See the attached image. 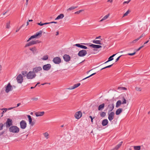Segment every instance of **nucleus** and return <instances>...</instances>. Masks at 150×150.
I'll list each match as a JSON object with an SVG mask.
<instances>
[{"mask_svg":"<svg viewBox=\"0 0 150 150\" xmlns=\"http://www.w3.org/2000/svg\"><path fill=\"white\" fill-rule=\"evenodd\" d=\"M19 128L16 126L12 125L9 128L10 132L13 133H17L19 132Z\"/></svg>","mask_w":150,"mask_h":150,"instance_id":"obj_1","label":"nucleus"},{"mask_svg":"<svg viewBox=\"0 0 150 150\" xmlns=\"http://www.w3.org/2000/svg\"><path fill=\"white\" fill-rule=\"evenodd\" d=\"M36 76V74L33 71H30L27 74V78L28 79H32Z\"/></svg>","mask_w":150,"mask_h":150,"instance_id":"obj_2","label":"nucleus"},{"mask_svg":"<svg viewBox=\"0 0 150 150\" xmlns=\"http://www.w3.org/2000/svg\"><path fill=\"white\" fill-rule=\"evenodd\" d=\"M12 123L13 121L12 120L9 118H8L7 119L6 122L4 123V124L6 126L7 128H9L11 126H12Z\"/></svg>","mask_w":150,"mask_h":150,"instance_id":"obj_3","label":"nucleus"},{"mask_svg":"<svg viewBox=\"0 0 150 150\" xmlns=\"http://www.w3.org/2000/svg\"><path fill=\"white\" fill-rule=\"evenodd\" d=\"M5 91L6 93H8L13 89V87L10 83H9L6 86H5Z\"/></svg>","mask_w":150,"mask_h":150,"instance_id":"obj_4","label":"nucleus"},{"mask_svg":"<svg viewBox=\"0 0 150 150\" xmlns=\"http://www.w3.org/2000/svg\"><path fill=\"white\" fill-rule=\"evenodd\" d=\"M40 42L38 40L32 41H30V42H28L27 44H26L25 46V47L29 46L34 44H36L37 43H39Z\"/></svg>","mask_w":150,"mask_h":150,"instance_id":"obj_5","label":"nucleus"},{"mask_svg":"<svg viewBox=\"0 0 150 150\" xmlns=\"http://www.w3.org/2000/svg\"><path fill=\"white\" fill-rule=\"evenodd\" d=\"M87 54L86 51L84 50H83L79 52L78 55L79 57H83L85 56Z\"/></svg>","mask_w":150,"mask_h":150,"instance_id":"obj_6","label":"nucleus"},{"mask_svg":"<svg viewBox=\"0 0 150 150\" xmlns=\"http://www.w3.org/2000/svg\"><path fill=\"white\" fill-rule=\"evenodd\" d=\"M52 61L55 64H59L61 62V59L59 57H57L53 58Z\"/></svg>","mask_w":150,"mask_h":150,"instance_id":"obj_7","label":"nucleus"},{"mask_svg":"<svg viewBox=\"0 0 150 150\" xmlns=\"http://www.w3.org/2000/svg\"><path fill=\"white\" fill-rule=\"evenodd\" d=\"M108 119L110 121H111L112 120L114 117L115 113L114 112H111L109 113L108 112Z\"/></svg>","mask_w":150,"mask_h":150,"instance_id":"obj_8","label":"nucleus"},{"mask_svg":"<svg viewBox=\"0 0 150 150\" xmlns=\"http://www.w3.org/2000/svg\"><path fill=\"white\" fill-rule=\"evenodd\" d=\"M20 127L22 129H25L27 126V123L25 120H22L20 123Z\"/></svg>","mask_w":150,"mask_h":150,"instance_id":"obj_9","label":"nucleus"},{"mask_svg":"<svg viewBox=\"0 0 150 150\" xmlns=\"http://www.w3.org/2000/svg\"><path fill=\"white\" fill-rule=\"evenodd\" d=\"M16 80L18 83H21L23 81V78L22 75L20 74L17 76Z\"/></svg>","mask_w":150,"mask_h":150,"instance_id":"obj_10","label":"nucleus"},{"mask_svg":"<svg viewBox=\"0 0 150 150\" xmlns=\"http://www.w3.org/2000/svg\"><path fill=\"white\" fill-rule=\"evenodd\" d=\"M82 112L80 111H79L76 112L75 115L74 116L77 119H80L82 116Z\"/></svg>","mask_w":150,"mask_h":150,"instance_id":"obj_11","label":"nucleus"},{"mask_svg":"<svg viewBox=\"0 0 150 150\" xmlns=\"http://www.w3.org/2000/svg\"><path fill=\"white\" fill-rule=\"evenodd\" d=\"M51 67L50 64H47L44 65L42 67V68L44 70L48 71L50 69Z\"/></svg>","mask_w":150,"mask_h":150,"instance_id":"obj_12","label":"nucleus"},{"mask_svg":"<svg viewBox=\"0 0 150 150\" xmlns=\"http://www.w3.org/2000/svg\"><path fill=\"white\" fill-rule=\"evenodd\" d=\"M42 70V68L40 67H36L33 69V71L35 74L39 72L40 71Z\"/></svg>","mask_w":150,"mask_h":150,"instance_id":"obj_13","label":"nucleus"},{"mask_svg":"<svg viewBox=\"0 0 150 150\" xmlns=\"http://www.w3.org/2000/svg\"><path fill=\"white\" fill-rule=\"evenodd\" d=\"M63 58L64 60L66 62L69 61L71 59L70 56L67 54L64 55L63 56Z\"/></svg>","mask_w":150,"mask_h":150,"instance_id":"obj_14","label":"nucleus"},{"mask_svg":"<svg viewBox=\"0 0 150 150\" xmlns=\"http://www.w3.org/2000/svg\"><path fill=\"white\" fill-rule=\"evenodd\" d=\"M108 112L112 111L114 108V104L112 103L109 105L108 106Z\"/></svg>","mask_w":150,"mask_h":150,"instance_id":"obj_15","label":"nucleus"},{"mask_svg":"<svg viewBox=\"0 0 150 150\" xmlns=\"http://www.w3.org/2000/svg\"><path fill=\"white\" fill-rule=\"evenodd\" d=\"M90 46L95 49H99L102 47V46L100 45H96L93 44H91L90 45Z\"/></svg>","mask_w":150,"mask_h":150,"instance_id":"obj_16","label":"nucleus"},{"mask_svg":"<svg viewBox=\"0 0 150 150\" xmlns=\"http://www.w3.org/2000/svg\"><path fill=\"white\" fill-rule=\"evenodd\" d=\"M80 83H79L75 84L73 86L71 87L70 88H68V89L69 90H72L75 89V88H77L79 86H80Z\"/></svg>","mask_w":150,"mask_h":150,"instance_id":"obj_17","label":"nucleus"},{"mask_svg":"<svg viewBox=\"0 0 150 150\" xmlns=\"http://www.w3.org/2000/svg\"><path fill=\"white\" fill-rule=\"evenodd\" d=\"M45 113L44 111L41 112H37L35 113V114L36 117L41 116L43 115Z\"/></svg>","mask_w":150,"mask_h":150,"instance_id":"obj_18","label":"nucleus"},{"mask_svg":"<svg viewBox=\"0 0 150 150\" xmlns=\"http://www.w3.org/2000/svg\"><path fill=\"white\" fill-rule=\"evenodd\" d=\"M75 45L78 47H79L85 49H86L87 48V47L86 46L81 45L79 44H75Z\"/></svg>","mask_w":150,"mask_h":150,"instance_id":"obj_19","label":"nucleus"},{"mask_svg":"<svg viewBox=\"0 0 150 150\" xmlns=\"http://www.w3.org/2000/svg\"><path fill=\"white\" fill-rule=\"evenodd\" d=\"M105 104L104 103L100 105L98 107V110L99 111L103 110L105 107Z\"/></svg>","mask_w":150,"mask_h":150,"instance_id":"obj_20","label":"nucleus"},{"mask_svg":"<svg viewBox=\"0 0 150 150\" xmlns=\"http://www.w3.org/2000/svg\"><path fill=\"white\" fill-rule=\"evenodd\" d=\"M108 121L107 119H104L102 121V125L103 126H106L108 124Z\"/></svg>","mask_w":150,"mask_h":150,"instance_id":"obj_21","label":"nucleus"},{"mask_svg":"<svg viewBox=\"0 0 150 150\" xmlns=\"http://www.w3.org/2000/svg\"><path fill=\"white\" fill-rule=\"evenodd\" d=\"M113 54V55H112V56H111L109 58H108V60L106 61V62H105L104 63V64H105V63H108V62H110V61L112 60H113V57L115 56V55L116 54Z\"/></svg>","mask_w":150,"mask_h":150,"instance_id":"obj_22","label":"nucleus"},{"mask_svg":"<svg viewBox=\"0 0 150 150\" xmlns=\"http://www.w3.org/2000/svg\"><path fill=\"white\" fill-rule=\"evenodd\" d=\"M122 111V109L121 108H119L116 110L115 114L117 115H118L121 113Z\"/></svg>","mask_w":150,"mask_h":150,"instance_id":"obj_23","label":"nucleus"},{"mask_svg":"<svg viewBox=\"0 0 150 150\" xmlns=\"http://www.w3.org/2000/svg\"><path fill=\"white\" fill-rule=\"evenodd\" d=\"M64 17V15L63 14H60L55 19V20H57L62 19Z\"/></svg>","mask_w":150,"mask_h":150,"instance_id":"obj_24","label":"nucleus"},{"mask_svg":"<svg viewBox=\"0 0 150 150\" xmlns=\"http://www.w3.org/2000/svg\"><path fill=\"white\" fill-rule=\"evenodd\" d=\"M42 32L41 30L39 31V32H37L35 34L36 37H38L39 38L42 35Z\"/></svg>","mask_w":150,"mask_h":150,"instance_id":"obj_25","label":"nucleus"},{"mask_svg":"<svg viewBox=\"0 0 150 150\" xmlns=\"http://www.w3.org/2000/svg\"><path fill=\"white\" fill-rule=\"evenodd\" d=\"M92 42L93 43L97 44L102 45V43H101V40H93Z\"/></svg>","mask_w":150,"mask_h":150,"instance_id":"obj_26","label":"nucleus"},{"mask_svg":"<svg viewBox=\"0 0 150 150\" xmlns=\"http://www.w3.org/2000/svg\"><path fill=\"white\" fill-rule=\"evenodd\" d=\"M122 104V102L120 100H119L117 101L116 104V107L118 108L120 105Z\"/></svg>","mask_w":150,"mask_h":150,"instance_id":"obj_27","label":"nucleus"},{"mask_svg":"<svg viewBox=\"0 0 150 150\" xmlns=\"http://www.w3.org/2000/svg\"><path fill=\"white\" fill-rule=\"evenodd\" d=\"M110 16V14H108L107 15H106V16H104L102 19L100 21V22H102L103 21L106 19H107Z\"/></svg>","mask_w":150,"mask_h":150,"instance_id":"obj_28","label":"nucleus"},{"mask_svg":"<svg viewBox=\"0 0 150 150\" xmlns=\"http://www.w3.org/2000/svg\"><path fill=\"white\" fill-rule=\"evenodd\" d=\"M77 6H71V7L69 8L68 9H67V11H71V10H74V9L77 8Z\"/></svg>","mask_w":150,"mask_h":150,"instance_id":"obj_29","label":"nucleus"},{"mask_svg":"<svg viewBox=\"0 0 150 150\" xmlns=\"http://www.w3.org/2000/svg\"><path fill=\"white\" fill-rule=\"evenodd\" d=\"M122 142H120L115 147V148H116L118 150V149L121 146V145H122Z\"/></svg>","mask_w":150,"mask_h":150,"instance_id":"obj_30","label":"nucleus"},{"mask_svg":"<svg viewBox=\"0 0 150 150\" xmlns=\"http://www.w3.org/2000/svg\"><path fill=\"white\" fill-rule=\"evenodd\" d=\"M30 50L33 53H35L36 51V48L35 47L30 48Z\"/></svg>","mask_w":150,"mask_h":150,"instance_id":"obj_31","label":"nucleus"},{"mask_svg":"<svg viewBox=\"0 0 150 150\" xmlns=\"http://www.w3.org/2000/svg\"><path fill=\"white\" fill-rule=\"evenodd\" d=\"M10 21H8L6 24V28L7 29H9L10 27Z\"/></svg>","mask_w":150,"mask_h":150,"instance_id":"obj_32","label":"nucleus"},{"mask_svg":"<svg viewBox=\"0 0 150 150\" xmlns=\"http://www.w3.org/2000/svg\"><path fill=\"white\" fill-rule=\"evenodd\" d=\"M27 117L28 119V121L29 124H31L32 123V119L30 115H27Z\"/></svg>","mask_w":150,"mask_h":150,"instance_id":"obj_33","label":"nucleus"},{"mask_svg":"<svg viewBox=\"0 0 150 150\" xmlns=\"http://www.w3.org/2000/svg\"><path fill=\"white\" fill-rule=\"evenodd\" d=\"M48 58V56L47 55H46L44 56L42 58V59L43 60H47Z\"/></svg>","mask_w":150,"mask_h":150,"instance_id":"obj_34","label":"nucleus"},{"mask_svg":"<svg viewBox=\"0 0 150 150\" xmlns=\"http://www.w3.org/2000/svg\"><path fill=\"white\" fill-rule=\"evenodd\" d=\"M134 149L135 150H140L141 149V146H134Z\"/></svg>","mask_w":150,"mask_h":150,"instance_id":"obj_35","label":"nucleus"},{"mask_svg":"<svg viewBox=\"0 0 150 150\" xmlns=\"http://www.w3.org/2000/svg\"><path fill=\"white\" fill-rule=\"evenodd\" d=\"M21 74L24 76H27V74H28L27 71H22L21 72Z\"/></svg>","mask_w":150,"mask_h":150,"instance_id":"obj_36","label":"nucleus"},{"mask_svg":"<svg viewBox=\"0 0 150 150\" xmlns=\"http://www.w3.org/2000/svg\"><path fill=\"white\" fill-rule=\"evenodd\" d=\"M100 115L101 117H104L106 115V113L104 112H102L100 113Z\"/></svg>","mask_w":150,"mask_h":150,"instance_id":"obj_37","label":"nucleus"},{"mask_svg":"<svg viewBox=\"0 0 150 150\" xmlns=\"http://www.w3.org/2000/svg\"><path fill=\"white\" fill-rule=\"evenodd\" d=\"M122 100L123 101L122 102V104H126L127 103V100L124 97H123Z\"/></svg>","mask_w":150,"mask_h":150,"instance_id":"obj_38","label":"nucleus"},{"mask_svg":"<svg viewBox=\"0 0 150 150\" xmlns=\"http://www.w3.org/2000/svg\"><path fill=\"white\" fill-rule=\"evenodd\" d=\"M44 136L46 138V139H47L48 138L49 134L47 132H46L43 134Z\"/></svg>","mask_w":150,"mask_h":150,"instance_id":"obj_39","label":"nucleus"},{"mask_svg":"<svg viewBox=\"0 0 150 150\" xmlns=\"http://www.w3.org/2000/svg\"><path fill=\"white\" fill-rule=\"evenodd\" d=\"M113 64H112L111 65L108 66H107L106 67H104V68H103L102 69H100V70H102L103 69H106L107 68H110V67H112L113 65Z\"/></svg>","mask_w":150,"mask_h":150,"instance_id":"obj_40","label":"nucleus"},{"mask_svg":"<svg viewBox=\"0 0 150 150\" xmlns=\"http://www.w3.org/2000/svg\"><path fill=\"white\" fill-rule=\"evenodd\" d=\"M2 110H4L2 112L1 114H2V116H3V114L7 110V109L6 108H3L1 109Z\"/></svg>","mask_w":150,"mask_h":150,"instance_id":"obj_41","label":"nucleus"},{"mask_svg":"<svg viewBox=\"0 0 150 150\" xmlns=\"http://www.w3.org/2000/svg\"><path fill=\"white\" fill-rule=\"evenodd\" d=\"M96 74V73H93L92 74H91V75H90L89 76H88L87 77H86V78H85L83 79H82V80H85V79H86L87 78H89V77H90L93 76V75H95Z\"/></svg>","mask_w":150,"mask_h":150,"instance_id":"obj_42","label":"nucleus"},{"mask_svg":"<svg viewBox=\"0 0 150 150\" xmlns=\"http://www.w3.org/2000/svg\"><path fill=\"white\" fill-rule=\"evenodd\" d=\"M129 10H128L124 14L123 17H125L127 16L129 13Z\"/></svg>","mask_w":150,"mask_h":150,"instance_id":"obj_43","label":"nucleus"},{"mask_svg":"<svg viewBox=\"0 0 150 150\" xmlns=\"http://www.w3.org/2000/svg\"><path fill=\"white\" fill-rule=\"evenodd\" d=\"M139 39L138 38L134 40L133 41L130 42V43H134L136 42Z\"/></svg>","mask_w":150,"mask_h":150,"instance_id":"obj_44","label":"nucleus"},{"mask_svg":"<svg viewBox=\"0 0 150 150\" xmlns=\"http://www.w3.org/2000/svg\"><path fill=\"white\" fill-rule=\"evenodd\" d=\"M136 90L138 91H141V89L139 87H136L135 88Z\"/></svg>","mask_w":150,"mask_h":150,"instance_id":"obj_45","label":"nucleus"},{"mask_svg":"<svg viewBox=\"0 0 150 150\" xmlns=\"http://www.w3.org/2000/svg\"><path fill=\"white\" fill-rule=\"evenodd\" d=\"M145 36V34H142L140 37L138 38V39L139 40L141 38L144 37Z\"/></svg>","mask_w":150,"mask_h":150,"instance_id":"obj_46","label":"nucleus"},{"mask_svg":"<svg viewBox=\"0 0 150 150\" xmlns=\"http://www.w3.org/2000/svg\"><path fill=\"white\" fill-rule=\"evenodd\" d=\"M144 45H143L139 47L138 49H136V51H139L142 48H143L144 47Z\"/></svg>","mask_w":150,"mask_h":150,"instance_id":"obj_47","label":"nucleus"},{"mask_svg":"<svg viewBox=\"0 0 150 150\" xmlns=\"http://www.w3.org/2000/svg\"><path fill=\"white\" fill-rule=\"evenodd\" d=\"M3 125L2 123L0 124V130H1L3 129Z\"/></svg>","mask_w":150,"mask_h":150,"instance_id":"obj_48","label":"nucleus"},{"mask_svg":"<svg viewBox=\"0 0 150 150\" xmlns=\"http://www.w3.org/2000/svg\"><path fill=\"white\" fill-rule=\"evenodd\" d=\"M135 53H136V52H134L133 53H128L127 54V55H129L130 56H133V55H134L135 54Z\"/></svg>","mask_w":150,"mask_h":150,"instance_id":"obj_49","label":"nucleus"},{"mask_svg":"<svg viewBox=\"0 0 150 150\" xmlns=\"http://www.w3.org/2000/svg\"><path fill=\"white\" fill-rule=\"evenodd\" d=\"M38 98H31V100L35 101H37L38 100Z\"/></svg>","mask_w":150,"mask_h":150,"instance_id":"obj_50","label":"nucleus"},{"mask_svg":"<svg viewBox=\"0 0 150 150\" xmlns=\"http://www.w3.org/2000/svg\"><path fill=\"white\" fill-rule=\"evenodd\" d=\"M130 1H131V0H129L128 1H125L123 2V4H127L129 3L130 2Z\"/></svg>","mask_w":150,"mask_h":150,"instance_id":"obj_51","label":"nucleus"},{"mask_svg":"<svg viewBox=\"0 0 150 150\" xmlns=\"http://www.w3.org/2000/svg\"><path fill=\"white\" fill-rule=\"evenodd\" d=\"M122 56V55H120V56L119 57H117L116 59V60H115V62H117L118 61L120 58Z\"/></svg>","mask_w":150,"mask_h":150,"instance_id":"obj_52","label":"nucleus"},{"mask_svg":"<svg viewBox=\"0 0 150 150\" xmlns=\"http://www.w3.org/2000/svg\"><path fill=\"white\" fill-rule=\"evenodd\" d=\"M101 38V36H99L98 37H96V39H100L101 40H102V39Z\"/></svg>","mask_w":150,"mask_h":150,"instance_id":"obj_53","label":"nucleus"},{"mask_svg":"<svg viewBox=\"0 0 150 150\" xmlns=\"http://www.w3.org/2000/svg\"><path fill=\"white\" fill-rule=\"evenodd\" d=\"M37 24L38 25H40V26H42V25H44L43 23H42L41 22H40V23H38Z\"/></svg>","mask_w":150,"mask_h":150,"instance_id":"obj_54","label":"nucleus"},{"mask_svg":"<svg viewBox=\"0 0 150 150\" xmlns=\"http://www.w3.org/2000/svg\"><path fill=\"white\" fill-rule=\"evenodd\" d=\"M121 88L123 90H127V89L126 88L124 87H120V88Z\"/></svg>","mask_w":150,"mask_h":150,"instance_id":"obj_55","label":"nucleus"},{"mask_svg":"<svg viewBox=\"0 0 150 150\" xmlns=\"http://www.w3.org/2000/svg\"><path fill=\"white\" fill-rule=\"evenodd\" d=\"M31 38H32V39L34 38H37L36 36H35V35H33L31 36Z\"/></svg>","mask_w":150,"mask_h":150,"instance_id":"obj_56","label":"nucleus"},{"mask_svg":"<svg viewBox=\"0 0 150 150\" xmlns=\"http://www.w3.org/2000/svg\"><path fill=\"white\" fill-rule=\"evenodd\" d=\"M4 132L5 131H3L0 133V136H1L4 133Z\"/></svg>","mask_w":150,"mask_h":150,"instance_id":"obj_57","label":"nucleus"},{"mask_svg":"<svg viewBox=\"0 0 150 150\" xmlns=\"http://www.w3.org/2000/svg\"><path fill=\"white\" fill-rule=\"evenodd\" d=\"M21 28V27H20L18 29L17 28L16 30V32H18Z\"/></svg>","mask_w":150,"mask_h":150,"instance_id":"obj_58","label":"nucleus"},{"mask_svg":"<svg viewBox=\"0 0 150 150\" xmlns=\"http://www.w3.org/2000/svg\"><path fill=\"white\" fill-rule=\"evenodd\" d=\"M79 13H80L79 12V11H76V12H75L74 13V14H79Z\"/></svg>","mask_w":150,"mask_h":150,"instance_id":"obj_59","label":"nucleus"},{"mask_svg":"<svg viewBox=\"0 0 150 150\" xmlns=\"http://www.w3.org/2000/svg\"><path fill=\"white\" fill-rule=\"evenodd\" d=\"M32 39V38H31V36L29 38L28 40H27V42H29V41H30L31 39Z\"/></svg>","mask_w":150,"mask_h":150,"instance_id":"obj_60","label":"nucleus"},{"mask_svg":"<svg viewBox=\"0 0 150 150\" xmlns=\"http://www.w3.org/2000/svg\"><path fill=\"white\" fill-rule=\"evenodd\" d=\"M35 123L33 121V122H32V123H31V124H30L32 126H33V125H34Z\"/></svg>","mask_w":150,"mask_h":150,"instance_id":"obj_61","label":"nucleus"},{"mask_svg":"<svg viewBox=\"0 0 150 150\" xmlns=\"http://www.w3.org/2000/svg\"><path fill=\"white\" fill-rule=\"evenodd\" d=\"M15 108V107H11V108H8L7 109V110H11L12 109H13V108Z\"/></svg>","mask_w":150,"mask_h":150,"instance_id":"obj_62","label":"nucleus"},{"mask_svg":"<svg viewBox=\"0 0 150 150\" xmlns=\"http://www.w3.org/2000/svg\"><path fill=\"white\" fill-rule=\"evenodd\" d=\"M21 104L20 103H18L17 104V106L16 107H15V108L18 107L19 105H21Z\"/></svg>","mask_w":150,"mask_h":150,"instance_id":"obj_63","label":"nucleus"},{"mask_svg":"<svg viewBox=\"0 0 150 150\" xmlns=\"http://www.w3.org/2000/svg\"><path fill=\"white\" fill-rule=\"evenodd\" d=\"M113 0H108V2H110V3H112V2Z\"/></svg>","mask_w":150,"mask_h":150,"instance_id":"obj_64","label":"nucleus"}]
</instances>
